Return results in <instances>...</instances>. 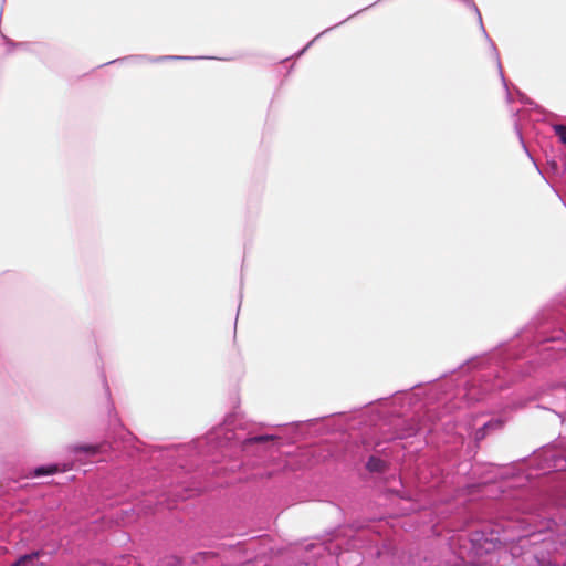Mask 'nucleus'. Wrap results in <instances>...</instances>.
Masks as SVG:
<instances>
[{"mask_svg": "<svg viewBox=\"0 0 566 566\" xmlns=\"http://www.w3.org/2000/svg\"><path fill=\"white\" fill-rule=\"evenodd\" d=\"M40 555L41 552L22 555L11 566H35V562Z\"/></svg>", "mask_w": 566, "mask_h": 566, "instance_id": "obj_1", "label": "nucleus"}, {"mask_svg": "<svg viewBox=\"0 0 566 566\" xmlns=\"http://www.w3.org/2000/svg\"><path fill=\"white\" fill-rule=\"evenodd\" d=\"M366 468L370 472H384L387 468V463L377 457H370L367 461Z\"/></svg>", "mask_w": 566, "mask_h": 566, "instance_id": "obj_2", "label": "nucleus"}, {"mask_svg": "<svg viewBox=\"0 0 566 566\" xmlns=\"http://www.w3.org/2000/svg\"><path fill=\"white\" fill-rule=\"evenodd\" d=\"M75 452H85L87 454H96L98 451L97 446L93 444H78L73 448Z\"/></svg>", "mask_w": 566, "mask_h": 566, "instance_id": "obj_3", "label": "nucleus"}, {"mask_svg": "<svg viewBox=\"0 0 566 566\" xmlns=\"http://www.w3.org/2000/svg\"><path fill=\"white\" fill-rule=\"evenodd\" d=\"M56 471H57V467L56 465L40 467V468L35 469L34 474L36 476H41V475H44V474H53Z\"/></svg>", "mask_w": 566, "mask_h": 566, "instance_id": "obj_4", "label": "nucleus"}, {"mask_svg": "<svg viewBox=\"0 0 566 566\" xmlns=\"http://www.w3.org/2000/svg\"><path fill=\"white\" fill-rule=\"evenodd\" d=\"M553 129H554L556 136L559 138V140L563 144H566V126L558 124V125H554Z\"/></svg>", "mask_w": 566, "mask_h": 566, "instance_id": "obj_5", "label": "nucleus"}, {"mask_svg": "<svg viewBox=\"0 0 566 566\" xmlns=\"http://www.w3.org/2000/svg\"><path fill=\"white\" fill-rule=\"evenodd\" d=\"M269 439H270V437H269V436H259V437H255L253 440H254L255 442H264V441H266V440H269Z\"/></svg>", "mask_w": 566, "mask_h": 566, "instance_id": "obj_6", "label": "nucleus"}]
</instances>
